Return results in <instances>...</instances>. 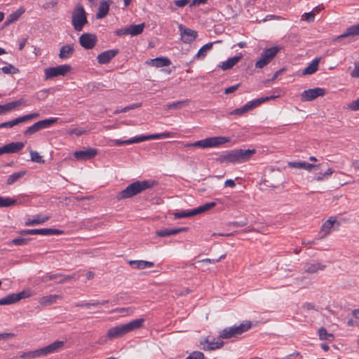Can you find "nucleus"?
Returning <instances> with one entry per match:
<instances>
[{"label": "nucleus", "instance_id": "nucleus-42", "mask_svg": "<svg viewBox=\"0 0 359 359\" xmlns=\"http://www.w3.org/2000/svg\"><path fill=\"white\" fill-rule=\"evenodd\" d=\"M62 276V273H46L41 278V281L43 283L48 282L49 280H55L57 283V281L59 280Z\"/></svg>", "mask_w": 359, "mask_h": 359}, {"label": "nucleus", "instance_id": "nucleus-61", "mask_svg": "<svg viewBox=\"0 0 359 359\" xmlns=\"http://www.w3.org/2000/svg\"><path fill=\"white\" fill-rule=\"evenodd\" d=\"M257 107V106L256 103L255 102V100H251L244 105L246 112L250 110H252V109H254Z\"/></svg>", "mask_w": 359, "mask_h": 359}, {"label": "nucleus", "instance_id": "nucleus-41", "mask_svg": "<svg viewBox=\"0 0 359 359\" xmlns=\"http://www.w3.org/2000/svg\"><path fill=\"white\" fill-rule=\"evenodd\" d=\"M107 303H109V300H103L102 302H95L76 303L74 304V306L90 308L91 306H101V305H104Z\"/></svg>", "mask_w": 359, "mask_h": 359}, {"label": "nucleus", "instance_id": "nucleus-43", "mask_svg": "<svg viewBox=\"0 0 359 359\" xmlns=\"http://www.w3.org/2000/svg\"><path fill=\"white\" fill-rule=\"evenodd\" d=\"M195 215L194 209L191 210H183L174 213L175 219H181L184 217H189Z\"/></svg>", "mask_w": 359, "mask_h": 359}, {"label": "nucleus", "instance_id": "nucleus-58", "mask_svg": "<svg viewBox=\"0 0 359 359\" xmlns=\"http://www.w3.org/2000/svg\"><path fill=\"white\" fill-rule=\"evenodd\" d=\"M240 86H241V83H237L234 86H232L225 88L224 94L227 95V94H230V93L235 92L239 88Z\"/></svg>", "mask_w": 359, "mask_h": 359}, {"label": "nucleus", "instance_id": "nucleus-45", "mask_svg": "<svg viewBox=\"0 0 359 359\" xmlns=\"http://www.w3.org/2000/svg\"><path fill=\"white\" fill-rule=\"evenodd\" d=\"M31 161L32 162L38 163H43L45 162L43 156L39 155V154L36 151H34L29 149Z\"/></svg>", "mask_w": 359, "mask_h": 359}, {"label": "nucleus", "instance_id": "nucleus-15", "mask_svg": "<svg viewBox=\"0 0 359 359\" xmlns=\"http://www.w3.org/2000/svg\"><path fill=\"white\" fill-rule=\"evenodd\" d=\"M201 345L204 351H212L222 348L224 342L220 340L215 341L214 337L208 336L201 341Z\"/></svg>", "mask_w": 359, "mask_h": 359}, {"label": "nucleus", "instance_id": "nucleus-53", "mask_svg": "<svg viewBox=\"0 0 359 359\" xmlns=\"http://www.w3.org/2000/svg\"><path fill=\"white\" fill-rule=\"evenodd\" d=\"M50 89H43L41 90L38 91L36 93V98L39 100H43L47 97V95Z\"/></svg>", "mask_w": 359, "mask_h": 359}, {"label": "nucleus", "instance_id": "nucleus-47", "mask_svg": "<svg viewBox=\"0 0 359 359\" xmlns=\"http://www.w3.org/2000/svg\"><path fill=\"white\" fill-rule=\"evenodd\" d=\"M1 71L4 74H15L19 73L20 72L17 67L11 64L8 65L7 66L3 67L1 68Z\"/></svg>", "mask_w": 359, "mask_h": 359}, {"label": "nucleus", "instance_id": "nucleus-5", "mask_svg": "<svg viewBox=\"0 0 359 359\" xmlns=\"http://www.w3.org/2000/svg\"><path fill=\"white\" fill-rule=\"evenodd\" d=\"M252 325V323L250 320H245L239 325L226 327L219 332L218 339H228L236 337L249 330Z\"/></svg>", "mask_w": 359, "mask_h": 359}, {"label": "nucleus", "instance_id": "nucleus-22", "mask_svg": "<svg viewBox=\"0 0 359 359\" xmlns=\"http://www.w3.org/2000/svg\"><path fill=\"white\" fill-rule=\"evenodd\" d=\"M25 12L23 6L20 7L15 11L10 14L3 24V27H6L14 22L17 21L20 16Z\"/></svg>", "mask_w": 359, "mask_h": 359}, {"label": "nucleus", "instance_id": "nucleus-31", "mask_svg": "<svg viewBox=\"0 0 359 359\" xmlns=\"http://www.w3.org/2000/svg\"><path fill=\"white\" fill-rule=\"evenodd\" d=\"M320 60V57H316L312 60V62L306 67L303 72V75H310L315 73L318 68V64Z\"/></svg>", "mask_w": 359, "mask_h": 359}, {"label": "nucleus", "instance_id": "nucleus-6", "mask_svg": "<svg viewBox=\"0 0 359 359\" xmlns=\"http://www.w3.org/2000/svg\"><path fill=\"white\" fill-rule=\"evenodd\" d=\"M87 22L88 20L84 8L81 5H77L72 14V24L74 29L77 32H81Z\"/></svg>", "mask_w": 359, "mask_h": 359}, {"label": "nucleus", "instance_id": "nucleus-39", "mask_svg": "<svg viewBox=\"0 0 359 359\" xmlns=\"http://www.w3.org/2000/svg\"><path fill=\"white\" fill-rule=\"evenodd\" d=\"M215 205H216V203L210 202V203H205L203 205H201L196 208H194V210L195 212V215L207 212V211L210 210V209H212V208L215 207Z\"/></svg>", "mask_w": 359, "mask_h": 359}, {"label": "nucleus", "instance_id": "nucleus-1", "mask_svg": "<svg viewBox=\"0 0 359 359\" xmlns=\"http://www.w3.org/2000/svg\"><path fill=\"white\" fill-rule=\"evenodd\" d=\"M256 153L255 149H236L219 155L216 161L220 163H243L248 161L251 156Z\"/></svg>", "mask_w": 359, "mask_h": 359}, {"label": "nucleus", "instance_id": "nucleus-50", "mask_svg": "<svg viewBox=\"0 0 359 359\" xmlns=\"http://www.w3.org/2000/svg\"><path fill=\"white\" fill-rule=\"evenodd\" d=\"M302 20H306L307 22L311 23L314 22L315 15L314 12L304 13L302 16Z\"/></svg>", "mask_w": 359, "mask_h": 359}, {"label": "nucleus", "instance_id": "nucleus-64", "mask_svg": "<svg viewBox=\"0 0 359 359\" xmlns=\"http://www.w3.org/2000/svg\"><path fill=\"white\" fill-rule=\"evenodd\" d=\"M190 2L189 0H175L173 3L178 7H184Z\"/></svg>", "mask_w": 359, "mask_h": 359}, {"label": "nucleus", "instance_id": "nucleus-14", "mask_svg": "<svg viewBox=\"0 0 359 359\" xmlns=\"http://www.w3.org/2000/svg\"><path fill=\"white\" fill-rule=\"evenodd\" d=\"M97 152V149L88 147L84 150L76 151L74 153V156L78 161H86L94 158Z\"/></svg>", "mask_w": 359, "mask_h": 359}, {"label": "nucleus", "instance_id": "nucleus-3", "mask_svg": "<svg viewBox=\"0 0 359 359\" xmlns=\"http://www.w3.org/2000/svg\"><path fill=\"white\" fill-rule=\"evenodd\" d=\"M144 321L143 318H137L128 323L111 327L107 331V337L110 339L121 337L130 332L141 328Z\"/></svg>", "mask_w": 359, "mask_h": 359}, {"label": "nucleus", "instance_id": "nucleus-59", "mask_svg": "<svg viewBox=\"0 0 359 359\" xmlns=\"http://www.w3.org/2000/svg\"><path fill=\"white\" fill-rule=\"evenodd\" d=\"M257 107V106L256 103L255 102V100H251L244 105L246 112L250 110H252V109H254Z\"/></svg>", "mask_w": 359, "mask_h": 359}, {"label": "nucleus", "instance_id": "nucleus-62", "mask_svg": "<svg viewBox=\"0 0 359 359\" xmlns=\"http://www.w3.org/2000/svg\"><path fill=\"white\" fill-rule=\"evenodd\" d=\"M257 107V106L256 103L255 102V100H251L244 105L246 112L250 110H252V109H254Z\"/></svg>", "mask_w": 359, "mask_h": 359}, {"label": "nucleus", "instance_id": "nucleus-9", "mask_svg": "<svg viewBox=\"0 0 359 359\" xmlns=\"http://www.w3.org/2000/svg\"><path fill=\"white\" fill-rule=\"evenodd\" d=\"M72 67L69 65H62L57 67L45 69V79H50L57 76H65L70 72Z\"/></svg>", "mask_w": 359, "mask_h": 359}, {"label": "nucleus", "instance_id": "nucleus-26", "mask_svg": "<svg viewBox=\"0 0 359 359\" xmlns=\"http://www.w3.org/2000/svg\"><path fill=\"white\" fill-rule=\"evenodd\" d=\"M320 165H314L304 161H292L288 163V167L298 169L311 170V168H318Z\"/></svg>", "mask_w": 359, "mask_h": 359}, {"label": "nucleus", "instance_id": "nucleus-20", "mask_svg": "<svg viewBox=\"0 0 359 359\" xmlns=\"http://www.w3.org/2000/svg\"><path fill=\"white\" fill-rule=\"evenodd\" d=\"M24 104V100L22 99H20L18 100L11 102L5 104H0V115H4L6 113L13 111L17 107H19Z\"/></svg>", "mask_w": 359, "mask_h": 359}, {"label": "nucleus", "instance_id": "nucleus-28", "mask_svg": "<svg viewBox=\"0 0 359 359\" xmlns=\"http://www.w3.org/2000/svg\"><path fill=\"white\" fill-rule=\"evenodd\" d=\"M128 264L134 269H144L146 268H151L154 266V263L149 261L144 260H130Z\"/></svg>", "mask_w": 359, "mask_h": 359}, {"label": "nucleus", "instance_id": "nucleus-44", "mask_svg": "<svg viewBox=\"0 0 359 359\" xmlns=\"http://www.w3.org/2000/svg\"><path fill=\"white\" fill-rule=\"evenodd\" d=\"M58 120V118H50L48 119L41 120L39 123L41 125L42 129L50 128L53 124L56 123Z\"/></svg>", "mask_w": 359, "mask_h": 359}, {"label": "nucleus", "instance_id": "nucleus-48", "mask_svg": "<svg viewBox=\"0 0 359 359\" xmlns=\"http://www.w3.org/2000/svg\"><path fill=\"white\" fill-rule=\"evenodd\" d=\"M30 241V238H16L13 239L10 244H13L15 245H27L29 241Z\"/></svg>", "mask_w": 359, "mask_h": 359}, {"label": "nucleus", "instance_id": "nucleus-56", "mask_svg": "<svg viewBox=\"0 0 359 359\" xmlns=\"http://www.w3.org/2000/svg\"><path fill=\"white\" fill-rule=\"evenodd\" d=\"M348 108L352 111L359 110V97L348 104Z\"/></svg>", "mask_w": 359, "mask_h": 359}, {"label": "nucleus", "instance_id": "nucleus-51", "mask_svg": "<svg viewBox=\"0 0 359 359\" xmlns=\"http://www.w3.org/2000/svg\"><path fill=\"white\" fill-rule=\"evenodd\" d=\"M185 359H205V355L201 351H193Z\"/></svg>", "mask_w": 359, "mask_h": 359}, {"label": "nucleus", "instance_id": "nucleus-60", "mask_svg": "<svg viewBox=\"0 0 359 359\" xmlns=\"http://www.w3.org/2000/svg\"><path fill=\"white\" fill-rule=\"evenodd\" d=\"M257 107V106L256 103L255 102V100H251L244 105L246 112L250 110H252V109H254Z\"/></svg>", "mask_w": 359, "mask_h": 359}, {"label": "nucleus", "instance_id": "nucleus-7", "mask_svg": "<svg viewBox=\"0 0 359 359\" xmlns=\"http://www.w3.org/2000/svg\"><path fill=\"white\" fill-rule=\"evenodd\" d=\"M230 139L226 137H211L201 140L196 141L194 143L187 144L186 147L210 148L216 147L226 142H229Z\"/></svg>", "mask_w": 359, "mask_h": 359}, {"label": "nucleus", "instance_id": "nucleus-16", "mask_svg": "<svg viewBox=\"0 0 359 359\" xmlns=\"http://www.w3.org/2000/svg\"><path fill=\"white\" fill-rule=\"evenodd\" d=\"M97 36L95 34L84 33L79 37L80 45L86 49L93 48L97 43Z\"/></svg>", "mask_w": 359, "mask_h": 359}, {"label": "nucleus", "instance_id": "nucleus-24", "mask_svg": "<svg viewBox=\"0 0 359 359\" xmlns=\"http://www.w3.org/2000/svg\"><path fill=\"white\" fill-rule=\"evenodd\" d=\"M29 232L31 233V235L40 234L43 236L60 235L62 233V231L61 230L52 228L34 229H31Z\"/></svg>", "mask_w": 359, "mask_h": 359}, {"label": "nucleus", "instance_id": "nucleus-2", "mask_svg": "<svg viewBox=\"0 0 359 359\" xmlns=\"http://www.w3.org/2000/svg\"><path fill=\"white\" fill-rule=\"evenodd\" d=\"M156 184V182L151 180L135 181L118 192L116 198L120 201L132 198L146 189L152 188Z\"/></svg>", "mask_w": 359, "mask_h": 359}, {"label": "nucleus", "instance_id": "nucleus-35", "mask_svg": "<svg viewBox=\"0 0 359 359\" xmlns=\"http://www.w3.org/2000/svg\"><path fill=\"white\" fill-rule=\"evenodd\" d=\"M144 27V23H141L139 25H131L127 27L128 34L131 36H137L143 32Z\"/></svg>", "mask_w": 359, "mask_h": 359}, {"label": "nucleus", "instance_id": "nucleus-40", "mask_svg": "<svg viewBox=\"0 0 359 359\" xmlns=\"http://www.w3.org/2000/svg\"><path fill=\"white\" fill-rule=\"evenodd\" d=\"M18 203L17 200L10 197H3L0 196V208H7L15 205Z\"/></svg>", "mask_w": 359, "mask_h": 359}, {"label": "nucleus", "instance_id": "nucleus-57", "mask_svg": "<svg viewBox=\"0 0 359 359\" xmlns=\"http://www.w3.org/2000/svg\"><path fill=\"white\" fill-rule=\"evenodd\" d=\"M352 78H359V62L354 63V69L351 73Z\"/></svg>", "mask_w": 359, "mask_h": 359}, {"label": "nucleus", "instance_id": "nucleus-17", "mask_svg": "<svg viewBox=\"0 0 359 359\" xmlns=\"http://www.w3.org/2000/svg\"><path fill=\"white\" fill-rule=\"evenodd\" d=\"M25 147L22 142H12L0 147V156L4 154H14L20 151Z\"/></svg>", "mask_w": 359, "mask_h": 359}, {"label": "nucleus", "instance_id": "nucleus-27", "mask_svg": "<svg viewBox=\"0 0 359 359\" xmlns=\"http://www.w3.org/2000/svg\"><path fill=\"white\" fill-rule=\"evenodd\" d=\"M326 266L319 262L316 263H306L304 267L305 272L309 273H315L318 271H323L325 269Z\"/></svg>", "mask_w": 359, "mask_h": 359}, {"label": "nucleus", "instance_id": "nucleus-37", "mask_svg": "<svg viewBox=\"0 0 359 359\" xmlns=\"http://www.w3.org/2000/svg\"><path fill=\"white\" fill-rule=\"evenodd\" d=\"M318 335L320 340L332 341L334 339V335L333 334L328 333L327 330L323 327L319 328Z\"/></svg>", "mask_w": 359, "mask_h": 359}, {"label": "nucleus", "instance_id": "nucleus-30", "mask_svg": "<svg viewBox=\"0 0 359 359\" xmlns=\"http://www.w3.org/2000/svg\"><path fill=\"white\" fill-rule=\"evenodd\" d=\"M74 51V45L73 44H67L63 46L60 50V53L58 55L60 59H66L70 57Z\"/></svg>", "mask_w": 359, "mask_h": 359}, {"label": "nucleus", "instance_id": "nucleus-49", "mask_svg": "<svg viewBox=\"0 0 359 359\" xmlns=\"http://www.w3.org/2000/svg\"><path fill=\"white\" fill-rule=\"evenodd\" d=\"M142 106V103H136V104H130V105H128V106H126L119 110H116L114 114H118V113H123V112H126L129 110H131V109H136V108H138V107H140Z\"/></svg>", "mask_w": 359, "mask_h": 359}, {"label": "nucleus", "instance_id": "nucleus-11", "mask_svg": "<svg viewBox=\"0 0 359 359\" xmlns=\"http://www.w3.org/2000/svg\"><path fill=\"white\" fill-rule=\"evenodd\" d=\"M325 95V90L321 88H315L304 90L301 94L302 102H309L315 100L318 97Z\"/></svg>", "mask_w": 359, "mask_h": 359}, {"label": "nucleus", "instance_id": "nucleus-52", "mask_svg": "<svg viewBox=\"0 0 359 359\" xmlns=\"http://www.w3.org/2000/svg\"><path fill=\"white\" fill-rule=\"evenodd\" d=\"M77 278V273H74L72 275H63L61 277V278L57 281V283H63L65 282L69 281L72 279H76Z\"/></svg>", "mask_w": 359, "mask_h": 359}, {"label": "nucleus", "instance_id": "nucleus-54", "mask_svg": "<svg viewBox=\"0 0 359 359\" xmlns=\"http://www.w3.org/2000/svg\"><path fill=\"white\" fill-rule=\"evenodd\" d=\"M37 128L36 127L35 124L34 123L32 126L28 127L24 132L23 135L25 136L33 135L35 133L38 132Z\"/></svg>", "mask_w": 359, "mask_h": 359}, {"label": "nucleus", "instance_id": "nucleus-23", "mask_svg": "<svg viewBox=\"0 0 359 359\" xmlns=\"http://www.w3.org/2000/svg\"><path fill=\"white\" fill-rule=\"evenodd\" d=\"M146 63L156 67H163L169 66L171 64V62L167 57H158L154 59L147 60Z\"/></svg>", "mask_w": 359, "mask_h": 359}, {"label": "nucleus", "instance_id": "nucleus-12", "mask_svg": "<svg viewBox=\"0 0 359 359\" xmlns=\"http://www.w3.org/2000/svg\"><path fill=\"white\" fill-rule=\"evenodd\" d=\"M29 297L27 292L22 291L18 293H13L0 299V305H10L18 302L20 300Z\"/></svg>", "mask_w": 359, "mask_h": 359}, {"label": "nucleus", "instance_id": "nucleus-19", "mask_svg": "<svg viewBox=\"0 0 359 359\" xmlns=\"http://www.w3.org/2000/svg\"><path fill=\"white\" fill-rule=\"evenodd\" d=\"M243 57V54L239 53L232 57L228 58L226 61L220 62L217 67L224 71L231 69L236 65Z\"/></svg>", "mask_w": 359, "mask_h": 359}, {"label": "nucleus", "instance_id": "nucleus-46", "mask_svg": "<svg viewBox=\"0 0 359 359\" xmlns=\"http://www.w3.org/2000/svg\"><path fill=\"white\" fill-rule=\"evenodd\" d=\"M149 135V140H158L162 138L171 137L173 136V133L171 132H165L163 133H156Z\"/></svg>", "mask_w": 359, "mask_h": 359}, {"label": "nucleus", "instance_id": "nucleus-25", "mask_svg": "<svg viewBox=\"0 0 359 359\" xmlns=\"http://www.w3.org/2000/svg\"><path fill=\"white\" fill-rule=\"evenodd\" d=\"M112 3L111 1H101L98 7V11L96 13V18L102 19L104 18L108 14L110 4Z\"/></svg>", "mask_w": 359, "mask_h": 359}, {"label": "nucleus", "instance_id": "nucleus-36", "mask_svg": "<svg viewBox=\"0 0 359 359\" xmlns=\"http://www.w3.org/2000/svg\"><path fill=\"white\" fill-rule=\"evenodd\" d=\"M27 173L26 170H20L19 172H14L9 175L7 179L6 184L7 185H11L18 181L20 178L24 177Z\"/></svg>", "mask_w": 359, "mask_h": 359}, {"label": "nucleus", "instance_id": "nucleus-38", "mask_svg": "<svg viewBox=\"0 0 359 359\" xmlns=\"http://www.w3.org/2000/svg\"><path fill=\"white\" fill-rule=\"evenodd\" d=\"M212 45L213 43L210 42L203 46L196 55V57L198 59H203L206 56L207 52L212 48Z\"/></svg>", "mask_w": 359, "mask_h": 359}, {"label": "nucleus", "instance_id": "nucleus-18", "mask_svg": "<svg viewBox=\"0 0 359 359\" xmlns=\"http://www.w3.org/2000/svg\"><path fill=\"white\" fill-rule=\"evenodd\" d=\"M118 53V49L107 50L102 52L97 55V62L100 64L105 65L109 63Z\"/></svg>", "mask_w": 359, "mask_h": 359}, {"label": "nucleus", "instance_id": "nucleus-33", "mask_svg": "<svg viewBox=\"0 0 359 359\" xmlns=\"http://www.w3.org/2000/svg\"><path fill=\"white\" fill-rule=\"evenodd\" d=\"M49 216H41L39 215H36L34 219H29L25 222L26 226H34L37 224H41L46 222L49 219Z\"/></svg>", "mask_w": 359, "mask_h": 359}, {"label": "nucleus", "instance_id": "nucleus-55", "mask_svg": "<svg viewBox=\"0 0 359 359\" xmlns=\"http://www.w3.org/2000/svg\"><path fill=\"white\" fill-rule=\"evenodd\" d=\"M276 97H277V96H273V95L272 96H266V97H260V98H258V99H256L254 100H255V102L256 103L257 106L258 107L263 102H264L266 101H269L271 99H275Z\"/></svg>", "mask_w": 359, "mask_h": 359}, {"label": "nucleus", "instance_id": "nucleus-21", "mask_svg": "<svg viewBox=\"0 0 359 359\" xmlns=\"http://www.w3.org/2000/svg\"><path fill=\"white\" fill-rule=\"evenodd\" d=\"M189 230L188 227H180L175 229H162L156 231V236L159 237H166L172 235H175L181 232L187 231Z\"/></svg>", "mask_w": 359, "mask_h": 359}, {"label": "nucleus", "instance_id": "nucleus-13", "mask_svg": "<svg viewBox=\"0 0 359 359\" xmlns=\"http://www.w3.org/2000/svg\"><path fill=\"white\" fill-rule=\"evenodd\" d=\"M179 30L180 32L181 39L185 43H190L197 37V32L190 28L186 27L182 25H179Z\"/></svg>", "mask_w": 359, "mask_h": 359}, {"label": "nucleus", "instance_id": "nucleus-32", "mask_svg": "<svg viewBox=\"0 0 359 359\" xmlns=\"http://www.w3.org/2000/svg\"><path fill=\"white\" fill-rule=\"evenodd\" d=\"M359 34V23L352 25L349 27H348L346 30V32L341 34L340 36H337L335 40H339L340 39L350 36H356Z\"/></svg>", "mask_w": 359, "mask_h": 359}, {"label": "nucleus", "instance_id": "nucleus-29", "mask_svg": "<svg viewBox=\"0 0 359 359\" xmlns=\"http://www.w3.org/2000/svg\"><path fill=\"white\" fill-rule=\"evenodd\" d=\"M60 298L57 294H50L41 297L39 303L43 306H47L56 303L57 300Z\"/></svg>", "mask_w": 359, "mask_h": 359}, {"label": "nucleus", "instance_id": "nucleus-4", "mask_svg": "<svg viewBox=\"0 0 359 359\" xmlns=\"http://www.w3.org/2000/svg\"><path fill=\"white\" fill-rule=\"evenodd\" d=\"M64 344L63 341H55L41 348L28 352H23L20 355V358L23 359H34L35 358L45 356L50 353L56 352L64 346Z\"/></svg>", "mask_w": 359, "mask_h": 359}, {"label": "nucleus", "instance_id": "nucleus-8", "mask_svg": "<svg viewBox=\"0 0 359 359\" xmlns=\"http://www.w3.org/2000/svg\"><path fill=\"white\" fill-rule=\"evenodd\" d=\"M280 48L273 46L265 49L261 54L260 58L256 62L255 67L262 69L266 67L277 55Z\"/></svg>", "mask_w": 359, "mask_h": 359}, {"label": "nucleus", "instance_id": "nucleus-34", "mask_svg": "<svg viewBox=\"0 0 359 359\" xmlns=\"http://www.w3.org/2000/svg\"><path fill=\"white\" fill-rule=\"evenodd\" d=\"M189 102V100H184L177 102H174L172 103H169L164 106L165 109H180L184 107H186Z\"/></svg>", "mask_w": 359, "mask_h": 359}, {"label": "nucleus", "instance_id": "nucleus-63", "mask_svg": "<svg viewBox=\"0 0 359 359\" xmlns=\"http://www.w3.org/2000/svg\"><path fill=\"white\" fill-rule=\"evenodd\" d=\"M245 112H246L244 106H243L242 107H240V108L234 109L233 111H232L230 113V114L241 116V115L243 114Z\"/></svg>", "mask_w": 359, "mask_h": 359}, {"label": "nucleus", "instance_id": "nucleus-10", "mask_svg": "<svg viewBox=\"0 0 359 359\" xmlns=\"http://www.w3.org/2000/svg\"><path fill=\"white\" fill-rule=\"evenodd\" d=\"M340 225V222H339L335 217H329V219L323 224L320 228L319 231L320 238L327 236L331 232L332 229L338 230Z\"/></svg>", "mask_w": 359, "mask_h": 359}]
</instances>
